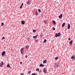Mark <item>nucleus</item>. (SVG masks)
Here are the masks:
<instances>
[{
    "instance_id": "f257e3e1",
    "label": "nucleus",
    "mask_w": 75,
    "mask_h": 75,
    "mask_svg": "<svg viewBox=\"0 0 75 75\" xmlns=\"http://www.w3.org/2000/svg\"><path fill=\"white\" fill-rule=\"evenodd\" d=\"M60 36H61V33H59L58 34H57V33H56V34L55 35V37H60Z\"/></svg>"
},
{
    "instance_id": "f03ea898",
    "label": "nucleus",
    "mask_w": 75,
    "mask_h": 75,
    "mask_svg": "<svg viewBox=\"0 0 75 75\" xmlns=\"http://www.w3.org/2000/svg\"><path fill=\"white\" fill-rule=\"evenodd\" d=\"M4 65V63L3 62H1V63L0 64V66L1 67Z\"/></svg>"
},
{
    "instance_id": "7ed1b4c3",
    "label": "nucleus",
    "mask_w": 75,
    "mask_h": 75,
    "mask_svg": "<svg viewBox=\"0 0 75 75\" xmlns=\"http://www.w3.org/2000/svg\"><path fill=\"white\" fill-rule=\"evenodd\" d=\"M44 72H47V69L46 68H44L43 69Z\"/></svg>"
},
{
    "instance_id": "20e7f679",
    "label": "nucleus",
    "mask_w": 75,
    "mask_h": 75,
    "mask_svg": "<svg viewBox=\"0 0 75 75\" xmlns=\"http://www.w3.org/2000/svg\"><path fill=\"white\" fill-rule=\"evenodd\" d=\"M6 53V51H3V52H2V55H5V53Z\"/></svg>"
},
{
    "instance_id": "39448f33",
    "label": "nucleus",
    "mask_w": 75,
    "mask_h": 75,
    "mask_svg": "<svg viewBox=\"0 0 75 75\" xmlns=\"http://www.w3.org/2000/svg\"><path fill=\"white\" fill-rule=\"evenodd\" d=\"M24 48H22L21 49V53H23V51H24Z\"/></svg>"
},
{
    "instance_id": "423d86ee",
    "label": "nucleus",
    "mask_w": 75,
    "mask_h": 75,
    "mask_svg": "<svg viewBox=\"0 0 75 75\" xmlns=\"http://www.w3.org/2000/svg\"><path fill=\"white\" fill-rule=\"evenodd\" d=\"M44 65L42 64V63H41L39 67H44Z\"/></svg>"
},
{
    "instance_id": "0eeeda50",
    "label": "nucleus",
    "mask_w": 75,
    "mask_h": 75,
    "mask_svg": "<svg viewBox=\"0 0 75 75\" xmlns=\"http://www.w3.org/2000/svg\"><path fill=\"white\" fill-rule=\"evenodd\" d=\"M71 58L72 59H75V56L74 55H73L71 57Z\"/></svg>"
},
{
    "instance_id": "6e6552de",
    "label": "nucleus",
    "mask_w": 75,
    "mask_h": 75,
    "mask_svg": "<svg viewBox=\"0 0 75 75\" xmlns=\"http://www.w3.org/2000/svg\"><path fill=\"white\" fill-rule=\"evenodd\" d=\"M71 28V26H70V24H68V29H69Z\"/></svg>"
},
{
    "instance_id": "1a4fd4ad",
    "label": "nucleus",
    "mask_w": 75,
    "mask_h": 75,
    "mask_svg": "<svg viewBox=\"0 0 75 75\" xmlns=\"http://www.w3.org/2000/svg\"><path fill=\"white\" fill-rule=\"evenodd\" d=\"M62 14H61L59 16V18H62Z\"/></svg>"
},
{
    "instance_id": "9d476101",
    "label": "nucleus",
    "mask_w": 75,
    "mask_h": 75,
    "mask_svg": "<svg viewBox=\"0 0 75 75\" xmlns=\"http://www.w3.org/2000/svg\"><path fill=\"white\" fill-rule=\"evenodd\" d=\"M47 61L46 59L44 60L43 61V64H46V63H47Z\"/></svg>"
},
{
    "instance_id": "9b49d317",
    "label": "nucleus",
    "mask_w": 75,
    "mask_h": 75,
    "mask_svg": "<svg viewBox=\"0 0 75 75\" xmlns=\"http://www.w3.org/2000/svg\"><path fill=\"white\" fill-rule=\"evenodd\" d=\"M31 3V1L29 0L27 2V4H30Z\"/></svg>"
},
{
    "instance_id": "f8f14e48",
    "label": "nucleus",
    "mask_w": 75,
    "mask_h": 75,
    "mask_svg": "<svg viewBox=\"0 0 75 75\" xmlns=\"http://www.w3.org/2000/svg\"><path fill=\"white\" fill-rule=\"evenodd\" d=\"M65 23H63L62 24V27H64V26H65Z\"/></svg>"
},
{
    "instance_id": "ddd939ff",
    "label": "nucleus",
    "mask_w": 75,
    "mask_h": 75,
    "mask_svg": "<svg viewBox=\"0 0 75 75\" xmlns=\"http://www.w3.org/2000/svg\"><path fill=\"white\" fill-rule=\"evenodd\" d=\"M21 23L22 24H24V23H25V22H24V21H21Z\"/></svg>"
},
{
    "instance_id": "4468645a",
    "label": "nucleus",
    "mask_w": 75,
    "mask_h": 75,
    "mask_svg": "<svg viewBox=\"0 0 75 75\" xmlns=\"http://www.w3.org/2000/svg\"><path fill=\"white\" fill-rule=\"evenodd\" d=\"M37 35H36L35 36H33V37L34 38H37Z\"/></svg>"
},
{
    "instance_id": "2eb2a0df",
    "label": "nucleus",
    "mask_w": 75,
    "mask_h": 75,
    "mask_svg": "<svg viewBox=\"0 0 75 75\" xmlns=\"http://www.w3.org/2000/svg\"><path fill=\"white\" fill-rule=\"evenodd\" d=\"M53 23L55 25L56 24V22H55V21H53Z\"/></svg>"
},
{
    "instance_id": "dca6fc26",
    "label": "nucleus",
    "mask_w": 75,
    "mask_h": 75,
    "mask_svg": "<svg viewBox=\"0 0 75 75\" xmlns=\"http://www.w3.org/2000/svg\"><path fill=\"white\" fill-rule=\"evenodd\" d=\"M23 3L22 4L21 6L20 7V8H21L23 7Z\"/></svg>"
},
{
    "instance_id": "f3484780",
    "label": "nucleus",
    "mask_w": 75,
    "mask_h": 75,
    "mask_svg": "<svg viewBox=\"0 0 75 75\" xmlns=\"http://www.w3.org/2000/svg\"><path fill=\"white\" fill-rule=\"evenodd\" d=\"M25 48H26V49H28L29 48V46H26L25 47Z\"/></svg>"
},
{
    "instance_id": "a211bd4d",
    "label": "nucleus",
    "mask_w": 75,
    "mask_h": 75,
    "mask_svg": "<svg viewBox=\"0 0 75 75\" xmlns=\"http://www.w3.org/2000/svg\"><path fill=\"white\" fill-rule=\"evenodd\" d=\"M7 67H8V68H10V64H8Z\"/></svg>"
},
{
    "instance_id": "6ab92c4d",
    "label": "nucleus",
    "mask_w": 75,
    "mask_h": 75,
    "mask_svg": "<svg viewBox=\"0 0 75 75\" xmlns=\"http://www.w3.org/2000/svg\"><path fill=\"white\" fill-rule=\"evenodd\" d=\"M35 14H36V16H38V11H36Z\"/></svg>"
},
{
    "instance_id": "aec40b11",
    "label": "nucleus",
    "mask_w": 75,
    "mask_h": 75,
    "mask_svg": "<svg viewBox=\"0 0 75 75\" xmlns=\"http://www.w3.org/2000/svg\"><path fill=\"white\" fill-rule=\"evenodd\" d=\"M69 43L70 44H71V45L72 44V40H71Z\"/></svg>"
},
{
    "instance_id": "412c9836",
    "label": "nucleus",
    "mask_w": 75,
    "mask_h": 75,
    "mask_svg": "<svg viewBox=\"0 0 75 75\" xmlns=\"http://www.w3.org/2000/svg\"><path fill=\"white\" fill-rule=\"evenodd\" d=\"M58 59V57H56L55 58V60H57V59Z\"/></svg>"
},
{
    "instance_id": "4be33fe9",
    "label": "nucleus",
    "mask_w": 75,
    "mask_h": 75,
    "mask_svg": "<svg viewBox=\"0 0 75 75\" xmlns=\"http://www.w3.org/2000/svg\"><path fill=\"white\" fill-rule=\"evenodd\" d=\"M47 42V40H46V39H45L43 42L44 43V42Z\"/></svg>"
},
{
    "instance_id": "5701e85b",
    "label": "nucleus",
    "mask_w": 75,
    "mask_h": 75,
    "mask_svg": "<svg viewBox=\"0 0 75 75\" xmlns=\"http://www.w3.org/2000/svg\"><path fill=\"white\" fill-rule=\"evenodd\" d=\"M55 67H56V68H58V66L57 64H56L55 65Z\"/></svg>"
},
{
    "instance_id": "b1692460",
    "label": "nucleus",
    "mask_w": 75,
    "mask_h": 75,
    "mask_svg": "<svg viewBox=\"0 0 75 75\" xmlns=\"http://www.w3.org/2000/svg\"><path fill=\"white\" fill-rule=\"evenodd\" d=\"M35 31H36V30H33V33H35Z\"/></svg>"
},
{
    "instance_id": "393cba45",
    "label": "nucleus",
    "mask_w": 75,
    "mask_h": 75,
    "mask_svg": "<svg viewBox=\"0 0 75 75\" xmlns=\"http://www.w3.org/2000/svg\"><path fill=\"white\" fill-rule=\"evenodd\" d=\"M31 72V71H28V74H30V73Z\"/></svg>"
},
{
    "instance_id": "a878e982",
    "label": "nucleus",
    "mask_w": 75,
    "mask_h": 75,
    "mask_svg": "<svg viewBox=\"0 0 75 75\" xmlns=\"http://www.w3.org/2000/svg\"><path fill=\"white\" fill-rule=\"evenodd\" d=\"M36 71H39V69L37 68L36 69Z\"/></svg>"
},
{
    "instance_id": "bb28decb",
    "label": "nucleus",
    "mask_w": 75,
    "mask_h": 75,
    "mask_svg": "<svg viewBox=\"0 0 75 75\" xmlns=\"http://www.w3.org/2000/svg\"><path fill=\"white\" fill-rule=\"evenodd\" d=\"M38 11L39 12V13H41V9H39L38 10Z\"/></svg>"
},
{
    "instance_id": "cd10ccee",
    "label": "nucleus",
    "mask_w": 75,
    "mask_h": 75,
    "mask_svg": "<svg viewBox=\"0 0 75 75\" xmlns=\"http://www.w3.org/2000/svg\"><path fill=\"white\" fill-rule=\"evenodd\" d=\"M1 26H3V25H4V23H1Z\"/></svg>"
},
{
    "instance_id": "c85d7f7f",
    "label": "nucleus",
    "mask_w": 75,
    "mask_h": 75,
    "mask_svg": "<svg viewBox=\"0 0 75 75\" xmlns=\"http://www.w3.org/2000/svg\"><path fill=\"white\" fill-rule=\"evenodd\" d=\"M31 75H36V74L35 73H33L31 74Z\"/></svg>"
},
{
    "instance_id": "c756f323",
    "label": "nucleus",
    "mask_w": 75,
    "mask_h": 75,
    "mask_svg": "<svg viewBox=\"0 0 75 75\" xmlns=\"http://www.w3.org/2000/svg\"><path fill=\"white\" fill-rule=\"evenodd\" d=\"M46 22H47V21L46 20H45L44 21V23H45V24H46Z\"/></svg>"
},
{
    "instance_id": "7c9ffc66",
    "label": "nucleus",
    "mask_w": 75,
    "mask_h": 75,
    "mask_svg": "<svg viewBox=\"0 0 75 75\" xmlns=\"http://www.w3.org/2000/svg\"><path fill=\"white\" fill-rule=\"evenodd\" d=\"M52 30H55V28H54V27H53L52 28Z\"/></svg>"
},
{
    "instance_id": "2f4dec72",
    "label": "nucleus",
    "mask_w": 75,
    "mask_h": 75,
    "mask_svg": "<svg viewBox=\"0 0 75 75\" xmlns=\"http://www.w3.org/2000/svg\"><path fill=\"white\" fill-rule=\"evenodd\" d=\"M35 42H38V40H36L35 41Z\"/></svg>"
},
{
    "instance_id": "473e14b6",
    "label": "nucleus",
    "mask_w": 75,
    "mask_h": 75,
    "mask_svg": "<svg viewBox=\"0 0 75 75\" xmlns=\"http://www.w3.org/2000/svg\"><path fill=\"white\" fill-rule=\"evenodd\" d=\"M28 57V56H27V55H26L25 56V58H27V57Z\"/></svg>"
},
{
    "instance_id": "72a5a7b5",
    "label": "nucleus",
    "mask_w": 75,
    "mask_h": 75,
    "mask_svg": "<svg viewBox=\"0 0 75 75\" xmlns=\"http://www.w3.org/2000/svg\"><path fill=\"white\" fill-rule=\"evenodd\" d=\"M21 75H24V74H23V73H21Z\"/></svg>"
},
{
    "instance_id": "f704fd0d",
    "label": "nucleus",
    "mask_w": 75,
    "mask_h": 75,
    "mask_svg": "<svg viewBox=\"0 0 75 75\" xmlns=\"http://www.w3.org/2000/svg\"><path fill=\"white\" fill-rule=\"evenodd\" d=\"M5 38L4 37H3L2 38V40H4Z\"/></svg>"
},
{
    "instance_id": "c9c22d12",
    "label": "nucleus",
    "mask_w": 75,
    "mask_h": 75,
    "mask_svg": "<svg viewBox=\"0 0 75 75\" xmlns=\"http://www.w3.org/2000/svg\"><path fill=\"white\" fill-rule=\"evenodd\" d=\"M68 40H71V38H69Z\"/></svg>"
},
{
    "instance_id": "e433bc0d",
    "label": "nucleus",
    "mask_w": 75,
    "mask_h": 75,
    "mask_svg": "<svg viewBox=\"0 0 75 75\" xmlns=\"http://www.w3.org/2000/svg\"><path fill=\"white\" fill-rule=\"evenodd\" d=\"M20 64H23V63H22V62H21L20 63Z\"/></svg>"
},
{
    "instance_id": "4c0bfd02",
    "label": "nucleus",
    "mask_w": 75,
    "mask_h": 75,
    "mask_svg": "<svg viewBox=\"0 0 75 75\" xmlns=\"http://www.w3.org/2000/svg\"><path fill=\"white\" fill-rule=\"evenodd\" d=\"M29 40V38H27V40Z\"/></svg>"
},
{
    "instance_id": "58836bf2",
    "label": "nucleus",
    "mask_w": 75,
    "mask_h": 75,
    "mask_svg": "<svg viewBox=\"0 0 75 75\" xmlns=\"http://www.w3.org/2000/svg\"><path fill=\"white\" fill-rule=\"evenodd\" d=\"M41 70H40V71H39V73H40V72H41Z\"/></svg>"
},
{
    "instance_id": "ea45409f",
    "label": "nucleus",
    "mask_w": 75,
    "mask_h": 75,
    "mask_svg": "<svg viewBox=\"0 0 75 75\" xmlns=\"http://www.w3.org/2000/svg\"><path fill=\"white\" fill-rule=\"evenodd\" d=\"M42 35H40V37H42Z\"/></svg>"
},
{
    "instance_id": "a19ab883",
    "label": "nucleus",
    "mask_w": 75,
    "mask_h": 75,
    "mask_svg": "<svg viewBox=\"0 0 75 75\" xmlns=\"http://www.w3.org/2000/svg\"><path fill=\"white\" fill-rule=\"evenodd\" d=\"M72 45L71 44L70 45L71 46Z\"/></svg>"
},
{
    "instance_id": "79ce46f5",
    "label": "nucleus",
    "mask_w": 75,
    "mask_h": 75,
    "mask_svg": "<svg viewBox=\"0 0 75 75\" xmlns=\"http://www.w3.org/2000/svg\"><path fill=\"white\" fill-rule=\"evenodd\" d=\"M43 30H44V29H43Z\"/></svg>"
}]
</instances>
